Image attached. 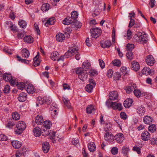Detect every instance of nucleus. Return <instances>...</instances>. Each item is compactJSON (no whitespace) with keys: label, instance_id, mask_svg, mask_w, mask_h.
I'll use <instances>...</instances> for the list:
<instances>
[{"label":"nucleus","instance_id":"nucleus-1","mask_svg":"<svg viewBox=\"0 0 157 157\" xmlns=\"http://www.w3.org/2000/svg\"><path fill=\"white\" fill-rule=\"evenodd\" d=\"M17 129L15 131L16 134L20 135L23 132L26 128L25 123L22 121H19L16 125Z\"/></svg>","mask_w":157,"mask_h":157},{"label":"nucleus","instance_id":"nucleus-2","mask_svg":"<svg viewBox=\"0 0 157 157\" xmlns=\"http://www.w3.org/2000/svg\"><path fill=\"white\" fill-rule=\"evenodd\" d=\"M90 31L92 36L95 38L98 37L101 33V29L97 27L91 29Z\"/></svg>","mask_w":157,"mask_h":157},{"label":"nucleus","instance_id":"nucleus-3","mask_svg":"<svg viewBox=\"0 0 157 157\" xmlns=\"http://www.w3.org/2000/svg\"><path fill=\"white\" fill-rule=\"evenodd\" d=\"M78 49L77 48H70L65 53L64 56L65 58H68L69 57H71L74 55L75 53L77 52Z\"/></svg>","mask_w":157,"mask_h":157},{"label":"nucleus","instance_id":"nucleus-4","mask_svg":"<svg viewBox=\"0 0 157 157\" xmlns=\"http://www.w3.org/2000/svg\"><path fill=\"white\" fill-rule=\"evenodd\" d=\"M146 62L147 64L150 66H153L155 62L154 58L151 55L147 56L146 58Z\"/></svg>","mask_w":157,"mask_h":157},{"label":"nucleus","instance_id":"nucleus-5","mask_svg":"<svg viewBox=\"0 0 157 157\" xmlns=\"http://www.w3.org/2000/svg\"><path fill=\"white\" fill-rule=\"evenodd\" d=\"M141 138L144 141H147L150 140V135L149 133L147 131H144L142 133Z\"/></svg>","mask_w":157,"mask_h":157},{"label":"nucleus","instance_id":"nucleus-6","mask_svg":"<svg viewBox=\"0 0 157 157\" xmlns=\"http://www.w3.org/2000/svg\"><path fill=\"white\" fill-rule=\"evenodd\" d=\"M115 138L117 142L119 143H121L122 142L124 139V135L121 133H119L116 135Z\"/></svg>","mask_w":157,"mask_h":157},{"label":"nucleus","instance_id":"nucleus-7","mask_svg":"<svg viewBox=\"0 0 157 157\" xmlns=\"http://www.w3.org/2000/svg\"><path fill=\"white\" fill-rule=\"evenodd\" d=\"M101 46L103 48H109L111 45V41L107 40L105 41L100 42Z\"/></svg>","mask_w":157,"mask_h":157},{"label":"nucleus","instance_id":"nucleus-8","mask_svg":"<svg viewBox=\"0 0 157 157\" xmlns=\"http://www.w3.org/2000/svg\"><path fill=\"white\" fill-rule=\"evenodd\" d=\"M131 68L134 71H137L140 68V66L137 62L133 61L132 63Z\"/></svg>","mask_w":157,"mask_h":157},{"label":"nucleus","instance_id":"nucleus-9","mask_svg":"<svg viewBox=\"0 0 157 157\" xmlns=\"http://www.w3.org/2000/svg\"><path fill=\"white\" fill-rule=\"evenodd\" d=\"M33 132L34 136L38 137L42 133L41 129L38 127H36L33 129Z\"/></svg>","mask_w":157,"mask_h":157},{"label":"nucleus","instance_id":"nucleus-10","mask_svg":"<svg viewBox=\"0 0 157 157\" xmlns=\"http://www.w3.org/2000/svg\"><path fill=\"white\" fill-rule=\"evenodd\" d=\"M109 95L110 100H116L118 98V93L116 91L110 92Z\"/></svg>","mask_w":157,"mask_h":157},{"label":"nucleus","instance_id":"nucleus-11","mask_svg":"<svg viewBox=\"0 0 157 157\" xmlns=\"http://www.w3.org/2000/svg\"><path fill=\"white\" fill-rule=\"evenodd\" d=\"M42 146L43 151L45 153L48 152L50 148L49 143L48 142H45L43 143Z\"/></svg>","mask_w":157,"mask_h":157},{"label":"nucleus","instance_id":"nucleus-12","mask_svg":"<svg viewBox=\"0 0 157 157\" xmlns=\"http://www.w3.org/2000/svg\"><path fill=\"white\" fill-rule=\"evenodd\" d=\"M143 121L145 124L150 125L152 122L153 119L150 116H146L144 117Z\"/></svg>","mask_w":157,"mask_h":157},{"label":"nucleus","instance_id":"nucleus-13","mask_svg":"<svg viewBox=\"0 0 157 157\" xmlns=\"http://www.w3.org/2000/svg\"><path fill=\"white\" fill-rule=\"evenodd\" d=\"M56 39L57 41L59 42H62L65 39L64 35L61 33H58L56 36Z\"/></svg>","mask_w":157,"mask_h":157},{"label":"nucleus","instance_id":"nucleus-14","mask_svg":"<svg viewBox=\"0 0 157 157\" xmlns=\"http://www.w3.org/2000/svg\"><path fill=\"white\" fill-rule=\"evenodd\" d=\"M27 99L26 94L24 92H21L20 93L18 97V100L21 102L25 101Z\"/></svg>","mask_w":157,"mask_h":157},{"label":"nucleus","instance_id":"nucleus-15","mask_svg":"<svg viewBox=\"0 0 157 157\" xmlns=\"http://www.w3.org/2000/svg\"><path fill=\"white\" fill-rule=\"evenodd\" d=\"M133 14V15L132 16H129V17H130V21H129V24L128 25V27L129 28H131L132 27V26L134 25L135 24V21L134 20L132 19V17H134V16L135 15V13L133 12L132 11L131 13H129V15H131V14Z\"/></svg>","mask_w":157,"mask_h":157},{"label":"nucleus","instance_id":"nucleus-16","mask_svg":"<svg viewBox=\"0 0 157 157\" xmlns=\"http://www.w3.org/2000/svg\"><path fill=\"white\" fill-rule=\"evenodd\" d=\"M13 147L16 149L20 148L22 146V144L18 141L13 140L11 142Z\"/></svg>","mask_w":157,"mask_h":157},{"label":"nucleus","instance_id":"nucleus-17","mask_svg":"<svg viewBox=\"0 0 157 157\" xmlns=\"http://www.w3.org/2000/svg\"><path fill=\"white\" fill-rule=\"evenodd\" d=\"M132 100L131 99H127L124 102V105L126 108H129L132 103Z\"/></svg>","mask_w":157,"mask_h":157},{"label":"nucleus","instance_id":"nucleus-18","mask_svg":"<svg viewBox=\"0 0 157 157\" xmlns=\"http://www.w3.org/2000/svg\"><path fill=\"white\" fill-rule=\"evenodd\" d=\"M35 122L38 125L41 124L44 122L42 116L40 115L37 116L35 117Z\"/></svg>","mask_w":157,"mask_h":157},{"label":"nucleus","instance_id":"nucleus-19","mask_svg":"<svg viewBox=\"0 0 157 157\" xmlns=\"http://www.w3.org/2000/svg\"><path fill=\"white\" fill-rule=\"evenodd\" d=\"M56 21V20L54 17H51L49 19L45 24V25L48 27L49 25H53L54 24Z\"/></svg>","mask_w":157,"mask_h":157},{"label":"nucleus","instance_id":"nucleus-20","mask_svg":"<svg viewBox=\"0 0 157 157\" xmlns=\"http://www.w3.org/2000/svg\"><path fill=\"white\" fill-rule=\"evenodd\" d=\"M88 149L90 152H93L96 149L95 144L93 142H91L88 145Z\"/></svg>","mask_w":157,"mask_h":157},{"label":"nucleus","instance_id":"nucleus-21","mask_svg":"<svg viewBox=\"0 0 157 157\" xmlns=\"http://www.w3.org/2000/svg\"><path fill=\"white\" fill-rule=\"evenodd\" d=\"M22 56L25 58H27L30 55L29 52L26 48L23 49L21 50Z\"/></svg>","mask_w":157,"mask_h":157},{"label":"nucleus","instance_id":"nucleus-22","mask_svg":"<svg viewBox=\"0 0 157 157\" xmlns=\"http://www.w3.org/2000/svg\"><path fill=\"white\" fill-rule=\"evenodd\" d=\"M59 56V53L58 52L55 51L51 53L50 57L52 60L54 61H57Z\"/></svg>","mask_w":157,"mask_h":157},{"label":"nucleus","instance_id":"nucleus-23","mask_svg":"<svg viewBox=\"0 0 157 157\" xmlns=\"http://www.w3.org/2000/svg\"><path fill=\"white\" fill-rule=\"evenodd\" d=\"M2 77L5 81L8 82L11 79L12 76L11 74L5 73L3 75Z\"/></svg>","mask_w":157,"mask_h":157},{"label":"nucleus","instance_id":"nucleus-24","mask_svg":"<svg viewBox=\"0 0 157 157\" xmlns=\"http://www.w3.org/2000/svg\"><path fill=\"white\" fill-rule=\"evenodd\" d=\"M27 89L26 90L27 92L30 94H33L35 92V89L33 85L32 84H29L28 85Z\"/></svg>","mask_w":157,"mask_h":157},{"label":"nucleus","instance_id":"nucleus-25","mask_svg":"<svg viewBox=\"0 0 157 157\" xmlns=\"http://www.w3.org/2000/svg\"><path fill=\"white\" fill-rule=\"evenodd\" d=\"M90 66V63L88 61L84 62L82 65V67L83 69L85 71H87L89 69V67Z\"/></svg>","mask_w":157,"mask_h":157},{"label":"nucleus","instance_id":"nucleus-26","mask_svg":"<svg viewBox=\"0 0 157 157\" xmlns=\"http://www.w3.org/2000/svg\"><path fill=\"white\" fill-rule=\"evenodd\" d=\"M24 40L28 43H31L33 42V38L30 36H27L24 37Z\"/></svg>","mask_w":157,"mask_h":157},{"label":"nucleus","instance_id":"nucleus-27","mask_svg":"<svg viewBox=\"0 0 157 157\" xmlns=\"http://www.w3.org/2000/svg\"><path fill=\"white\" fill-rule=\"evenodd\" d=\"M88 77V74L86 72H83L78 75V78L81 80L83 81L86 79Z\"/></svg>","mask_w":157,"mask_h":157},{"label":"nucleus","instance_id":"nucleus-28","mask_svg":"<svg viewBox=\"0 0 157 157\" xmlns=\"http://www.w3.org/2000/svg\"><path fill=\"white\" fill-rule=\"evenodd\" d=\"M147 35L145 33L143 32L141 34L140 39L144 43H146L147 40Z\"/></svg>","mask_w":157,"mask_h":157},{"label":"nucleus","instance_id":"nucleus-29","mask_svg":"<svg viewBox=\"0 0 157 157\" xmlns=\"http://www.w3.org/2000/svg\"><path fill=\"white\" fill-rule=\"evenodd\" d=\"M142 73L143 74L146 75H150L151 73L150 69L149 67H145L142 70Z\"/></svg>","mask_w":157,"mask_h":157},{"label":"nucleus","instance_id":"nucleus-30","mask_svg":"<svg viewBox=\"0 0 157 157\" xmlns=\"http://www.w3.org/2000/svg\"><path fill=\"white\" fill-rule=\"evenodd\" d=\"M63 101L64 105L68 108L70 109L71 108V105L69 100L65 98H63Z\"/></svg>","mask_w":157,"mask_h":157},{"label":"nucleus","instance_id":"nucleus-31","mask_svg":"<svg viewBox=\"0 0 157 157\" xmlns=\"http://www.w3.org/2000/svg\"><path fill=\"white\" fill-rule=\"evenodd\" d=\"M12 117L13 119H12L11 120L14 121L19 120L20 119V116L17 113L15 112L12 114Z\"/></svg>","mask_w":157,"mask_h":157},{"label":"nucleus","instance_id":"nucleus-32","mask_svg":"<svg viewBox=\"0 0 157 157\" xmlns=\"http://www.w3.org/2000/svg\"><path fill=\"white\" fill-rule=\"evenodd\" d=\"M49 5L48 4L45 3L42 5L41 7V10L44 12L48 10L49 8Z\"/></svg>","mask_w":157,"mask_h":157},{"label":"nucleus","instance_id":"nucleus-33","mask_svg":"<svg viewBox=\"0 0 157 157\" xmlns=\"http://www.w3.org/2000/svg\"><path fill=\"white\" fill-rule=\"evenodd\" d=\"M68 19L67 18H66L63 21V24L68 25L72 23L73 21L71 19V18L69 17H68Z\"/></svg>","mask_w":157,"mask_h":157},{"label":"nucleus","instance_id":"nucleus-34","mask_svg":"<svg viewBox=\"0 0 157 157\" xmlns=\"http://www.w3.org/2000/svg\"><path fill=\"white\" fill-rule=\"evenodd\" d=\"M43 126L45 128L48 129H50V127L51 126V122L49 121H45L43 122Z\"/></svg>","mask_w":157,"mask_h":157},{"label":"nucleus","instance_id":"nucleus-35","mask_svg":"<svg viewBox=\"0 0 157 157\" xmlns=\"http://www.w3.org/2000/svg\"><path fill=\"white\" fill-rule=\"evenodd\" d=\"M105 131L106 133L104 136L105 139L106 140H108L111 138L112 134L111 133H109L107 130H105Z\"/></svg>","mask_w":157,"mask_h":157},{"label":"nucleus","instance_id":"nucleus-36","mask_svg":"<svg viewBox=\"0 0 157 157\" xmlns=\"http://www.w3.org/2000/svg\"><path fill=\"white\" fill-rule=\"evenodd\" d=\"M120 70L122 74L124 75H128L129 73L128 71V70L127 68L126 67H121V68Z\"/></svg>","mask_w":157,"mask_h":157},{"label":"nucleus","instance_id":"nucleus-37","mask_svg":"<svg viewBox=\"0 0 157 157\" xmlns=\"http://www.w3.org/2000/svg\"><path fill=\"white\" fill-rule=\"evenodd\" d=\"M134 48V45L133 44H128L126 46V50L128 52H132Z\"/></svg>","mask_w":157,"mask_h":157},{"label":"nucleus","instance_id":"nucleus-38","mask_svg":"<svg viewBox=\"0 0 157 157\" xmlns=\"http://www.w3.org/2000/svg\"><path fill=\"white\" fill-rule=\"evenodd\" d=\"M78 16V13L76 11H73L71 13V19L73 20H76Z\"/></svg>","mask_w":157,"mask_h":157},{"label":"nucleus","instance_id":"nucleus-39","mask_svg":"<svg viewBox=\"0 0 157 157\" xmlns=\"http://www.w3.org/2000/svg\"><path fill=\"white\" fill-rule=\"evenodd\" d=\"M95 110L92 105H90L86 108V112L88 113H91L93 110Z\"/></svg>","mask_w":157,"mask_h":157},{"label":"nucleus","instance_id":"nucleus-40","mask_svg":"<svg viewBox=\"0 0 157 157\" xmlns=\"http://www.w3.org/2000/svg\"><path fill=\"white\" fill-rule=\"evenodd\" d=\"M129 150L130 149L128 147L126 146H124L122 149V152L123 154L127 155Z\"/></svg>","mask_w":157,"mask_h":157},{"label":"nucleus","instance_id":"nucleus-41","mask_svg":"<svg viewBox=\"0 0 157 157\" xmlns=\"http://www.w3.org/2000/svg\"><path fill=\"white\" fill-rule=\"evenodd\" d=\"M94 86H92L91 84H87L85 87V89L86 91L89 93L91 92L93 90Z\"/></svg>","mask_w":157,"mask_h":157},{"label":"nucleus","instance_id":"nucleus-42","mask_svg":"<svg viewBox=\"0 0 157 157\" xmlns=\"http://www.w3.org/2000/svg\"><path fill=\"white\" fill-rule=\"evenodd\" d=\"M148 130L151 132H153L156 130V126L154 124L149 126L148 127Z\"/></svg>","mask_w":157,"mask_h":157},{"label":"nucleus","instance_id":"nucleus-43","mask_svg":"<svg viewBox=\"0 0 157 157\" xmlns=\"http://www.w3.org/2000/svg\"><path fill=\"white\" fill-rule=\"evenodd\" d=\"M10 86L8 85H6V86H5L3 90V91L4 93L6 94H8L10 93Z\"/></svg>","mask_w":157,"mask_h":157},{"label":"nucleus","instance_id":"nucleus-44","mask_svg":"<svg viewBox=\"0 0 157 157\" xmlns=\"http://www.w3.org/2000/svg\"><path fill=\"white\" fill-rule=\"evenodd\" d=\"M112 63L114 66L119 67L121 65V62L120 60L115 59L112 62Z\"/></svg>","mask_w":157,"mask_h":157},{"label":"nucleus","instance_id":"nucleus-45","mask_svg":"<svg viewBox=\"0 0 157 157\" xmlns=\"http://www.w3.org/2000/svg\"><path fill=\"white\" fill-rule=\"evenodd\" d=\"M127 59L129 60H132L133 58V53L132 52H128L126 54Z\"/></svg>","mask_w":157,"mask_h":157},{"label":"nucleus","instance_id":"nucleus-46","mask_svg":"<svg viewBox=\"0 0 157 157\" xmlns=\"http://www.w3.org/2000/svg\"><path fill=\"white\" fill-rule=\"evenodd\" d=\"M50 132L49 131V129L47 128L43 129L42 132V135L43 136H46L49 135L50 133Z\"/></svg>","mask_w":157,"mask_h":157},{"label":"nucleus","instance_id":"nucleus-47","mask_svg":"<svg viewBox=\"0 0 157 157\" xmlns=\"http://www.w3.org/2000/svg\"><path fill=\"white\" fill-rule=\"evenodd\" d=\"M17 86L18 88L20 90H23L25 87V84L23 82H17Z\"/></svg>","mask_w":157,"mask_h":157},{"label":"nucleus","instance_id":"nucleus-48","mask_svg":"<svg viewBox=\"0 0 157 157\" xmlns=\"http://www.w3.org/2000/svg\"><path fill=\"white\" fill-rule=\"evenodd\" d=\"M134 93L135 96L137 97H140L141 95V93L140 90L135 89L134 90Z\"/></svg>","mask_w":157,"mask_h":157},{"label":"nucleus","instance_id":"nucleus-49","mask_svg":"<svg viewBox=\"0 0 157 157\" xmlns=\"http://www.w3.org/2000/svg\"><path fill=\"white\" fill-rule=\"evenodd\" d=\"M72 23H74V25H75L78 28H80L82 26V23H79L77 20H75L72 21Z\"/></svg>","mask_w":157,"mask_h":157},{"label":"nucleus","instance_id":"nucleus-50","mask_svg":"<svg viewBox=\"0 0 157 157\" xmlns=\"http://www.w3.org/2000/svg\"><path fill=\"white\" fill-rule=\"evenodd\" d=\"M46 101V100L41 98L40 97H38L37 98V102L40 105L43 104L45 103Z\"/></svg>","mask_w":157,"mask_h":157},{"label":"nucleus","instance_id":"nucleus-51","mask_svg":"<svg viewBox=\"0 0 157 157\" xmlns=\"http://www.w3.org/2000/svg\"><path fill=\"white\" fill-rule=\"evenodd\" d=\"M18 24L20 27L22 28H24V27H25L27 25L26 23L23 20L19 21Z\"/></svg>","mask_w":157,"mask_h":157},{"label":"nucleus","instance_id":"nucleus-52","mask_svg":"<svg viewBox=\"0 0 157 157\" xmlns=\"http://www.w3.org/2000/svg\"><path fill=\"white\" fill-rule=\"evenodd\" d=\"M121 75L118 72H116L115 73L114 76V80H118L121 77Z\"/></svg>","mask_w":157,"mask_h":157},{"label":"nucleus","instance_id":"nucleus-53","mask_svg":"<svg viewBox=\"0 0 157 157\" xmlns=\"http://www.w3.org/2000/svg\"><path fill=\"white\" fill-rule=\"evenodd\" d=\"M89 74L90 76H93L95 75H97L98 74L97 71L94 69L90 70L89 71Z\"/></svg>","mask_w":157,"mask_h":157},{"label":"nucleus","instance_id":"nucleus-54","mask_svg":"<svg viewBox=\"0 0 157 157\" xmlns=\"http://www.w3.org/2000/svg\"><path fill=\"white\" fill-rule=\"evenodd\" d=\"M15 125V124L13 122V121H11L8 122L6 126L9 128H12Z\"/></svg>","mask_w":157,"mask_h":157},{"label":"nucleus","instance_id":"nucleus-55","mask_svg":"<svg viewBox=\"0 0 157 157\" xmlns=\"http://www.w3.org/2000/svg\"><path fill=\"white\" fill-rule=\"evenodd\" d=\"M112 126V124L110 123H107L104 128V129L105 130H107V131H108L109 129L111 128Z\"/></svg>","mask_w":157,"mask_h":157},{"label":"nucleus","instance_id":"nucleus-56","mask_svg":"<svg viewBox=\"0 0 157 157\" xmlns=\"http://www.w3.org/2000/svg\"><path fill=\"white\" fill-rule=\"evenodd\" d=\"M118 149L117 147H113L111 150V153L113 155L117 154L118 153Z\"/></svg>","mask_w":157,"mask_h":157},{"label":"nucleus","instance_id":"nucleus-57","mask_svg":"<svg viewBox=\"0 0 157 157\" xmlns=\"http://www.w3.org/2000/svg\"><path fill=\"white\" fill-rule=\"evenodd\" d=\"M113 74V71L112 69H109L107 73V75L109 78H111Z\"/></svg>","mask_w":157,"mask_h":157},{"label":"nucleus","instance_id":"nucleus-58","mask_svg":"<svg viewBox=\"0 0 157 157\" xmlns=\"http://www.w3.org/2000/svg\"><path fill=\"white\" fill-rule=\"evenodd\" d=\"M117 105V103L116 102H112L110 103V108H112L113 109L116 110Z\"/></svg>","mask_w":157,"mask_h":157},{"label":"nucleus","instance_id":"nucleus-59","mask_svg":"<svg viewBox=\"0 0 157 157\" xmlns=\"http://www.w3.org/2000/svg\"><path fill=\"white\" fill-rule=\"evenodd\" d=\"M132 87H126L125 88V90H126V92L128 94H129L131 93L133 90V88H132Z\"/></svg>","mask_w":157,"mask_h":157},{"label":"nucleus","instance_id":"nucleus-60","mask_svg":"<svg viewBox=\"0 0 157 157\" xmlns=\"http://www.w3.org/2000/svg\"><path fill=\"white\" fill-rule=\"evenodd\" d=\"M132 149L134 151H136L138 154H139L140 153V149L137 146L134 147Z\"/></svg>","mask_w":157,"mask_h":157},{"label":"nucleus","instance_id":"nucleus-61","mask_svg":"<svg viewBox=\"0 0 157 157\" xmlns=\"http://www.w3.org/2000/svg\"><path fill=\"white\" fill-rule=\"evenodd\" d=\"M120 116L123 120H125L127 118V115L125 113L121 112L120 114Z\"/></svg>","mask_w":157,"mask_h":157},{"label":"nucleus","instance_id":"nucleus-62","mask_svg":"<svg viewBox=\"0 0 157 157\" xmlns=\"http://www.w3.org/2000/svg\"><path fill=\"white\" fill-rule=\"evenodd\" d=\"M75 71L76 74H78V75L84 72L81 68H76Z\"/></svg>","mask_w":157,"mask_h":157},{"label":"nucleus","instance_id":"nucleus-63","mask_svg":"<svg viewBox=\"0 0 157 157\" xmlns=\"http://www.w3.org/2000/svg\"><path fill=\"white\" fill-rule=\"evenodd\" d=\"M7 137L4 134H0V140L6 141L7 140Z\"/></svg>","mask_w":157,"mask_h":157},{"label":"nucleus","instance_id":"nucleus-64","mask_svg":"<svg viewBox=\"0 0 157 157\" xmlns=\"http://www.w3.org/2000/svg\"><path fill=\"white\" fill-rule=\"evenodd\" d=\"M34 27L35 31L37 32V34L39 35L40 34V31L38 25L36 24H34Z\"/></svg>","mask_w":157,"mask_h":157}]
</instances>
